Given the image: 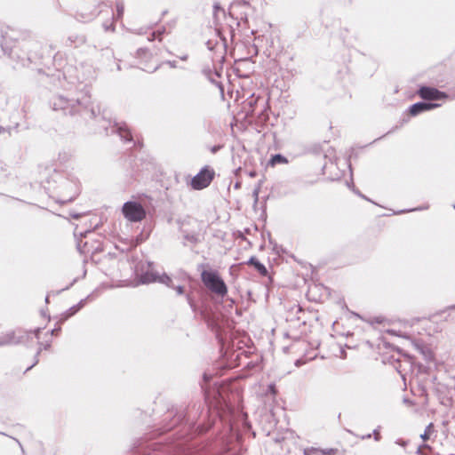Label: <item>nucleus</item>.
Listing matches in <instances>:
<instances>
[{"mask_svg": "<svg viewBox=\"0 0 455 455\" xmlns=\"http://www.w3.org/2000/svg\"><path fill=\"white\" fill-rule=\"evenodd\" d=\"M201 281L207 290L221 298L228 294V286L217 270L204 268L201 271Z\"/></svg>", "mask_w": 455, "mask_h": 455, "instance_id": "nucleus-1", "label": "nucleus"}, {"mask_svg": "<svg viewBox=\"0 0 455 455\" xmlns=\"http://www.w3.org/2000/svg\"><path fill=\"white\" fill-rule=\"evenodd\" d=\"M124 217L130 222H140L147 217V211L141 202L131 200L124 204L122 207Z\"/></svg>", "mask_w": 455, "mask_h": 455, "instance_id": "nucleus-2", "label": "nucleus"}, {"mask_svg": "<svg viewBox=\"0 0 455 455\" xmlns=\"http://www.w3.org/2000/svg\"><path fill=\"white\" fill-rule=\"evenodd\" d=\"M214 176L213 169L205 166L191 180L190 186L196 190L204 189L211 184Z\"/></svg>", "mask_w": 455, "mask_h": 455, "instance_id": "nucleus-3", "label": "nucleus"}, {"mask_svg": "<svg viewBox=\"0 0 455 455\" xmlns=\"http://www.w3.org/2000/svg\"><path fill=\"white\" fill-rule=\"evenodd\" d=\"M418 94L421 99L426 100H445L448 97L445 92H440L435 88L427 86H422L418 91Z\"/></svg>", "mask_w": 455, "mask_h": 455, "instance_id": "nucleus-4", "label": "nucleus"}, {"mask_svg": "<svg viewBox=\"0 0 455 455\" xmlns=\"http://www.w3.org/2000/svg\"><path fill=\"white\" fill-rule=\"evenodd\" d=\"M437 107H439V104L419 102V103H415L412 106H411V108L409 109V114L411 116H415L419 115V113H422V112L427 111V110H431Z\"/></svg>", "mask_w": 455, "mask_h": 455, "instance_id": "nucleus-5", "label": "nucleus"}, {"mask_svg": "<svg viewBox=\"0 0 455 455\" xmlns=\"http://www.w3.org/2000/svg\"><path fill=\"white\" fill-rule=\"evenodd\" d=\"M248 265L253 266L255 269L262 275L267 276L268 275V271L267 267L261 264L255 257H251L247 262Z\"/></svg>", "mask_w": 455, "mask_h": 455, "instance_id": "nucleus-6", "label": "nucleus"}, {"mask_svg": "<svg viewBox=\"0 0 455 455\" xmlns=\"http://www.w3.org/2000/svg\"><path fill=\"white\" fill-rule=\"evenodd\" d=\"M288 163V160L283 156L282 155H275L273 156L269 162H268V165H270L271 167H275L276 164H287Z\"/></svg>", "mask_w": 455, "mask_h": 455, "instance_id": "nucleus-7", "label": "nucleus"}, {"mask_svg": "<svg viewBox=\"0 0 455 455\" xmlns=\"http://www.w3.org/2000/svg\"><path fill=\"white\" fill-rule=\"evenodd\" d=\"M119 136L125 141H131L132 140V133L127 127L120 126L117 129Z\"/></svg>", "mask_w": 455, "mask_h": 455, "instance_id": "nucleus-8", "label": "nucleus"}, {"mask_svg": "<svg viewBox=\"0 0 455 455\" xmlns=\"http://www.w3.org/2000/svg\"><path fill=\"white\" fill-rule=\"evenodd\" d=\"M80 309V307H73L71 308H69L66 313H64L60 319V323H63L64 321H66L68 317L72 316L73 315H75L78 310Z\"/></svg>", "mask_w": 455, "mask_h": 455, "instance_id": "nucleus-9", "label": "nucleus"}, {"mask_svg": "<svg viewBox=\"0 0 455 455\" xmlns=\"http://www.w3.org/2000/svg\"><path fill=\"white\" fill-rule=\"evenodd\" d=\"M434 432V424L433 423H430L425 429V432L423 435H421V438L424 440V441H427L429 438H430V435L433 434Z\"/></svg>", "mask_w": 455, "mask_h": 455, "instance_id": "nucleus-10", "label": "nucleus"}, {"mask_svg": "<svg viewBox=\"0 0 455 455\" xmlns=\"http://www.w3.org/2000/svg\"><path fill=\"white\" fill-rule=\"evenodd\" d=\"M291 310L294 312L295 315H298L299 313L303 311V308L299 304H294Z\"/></svg>", "mask_w": 455, "mask_h": 455, "instance_id": "nucleus-11", "label": "nucleus"}, {"mask_svg": "<svg viewBox=\"0 0 455 455\" xmlns=\"http://www.w3.org/2000/svg\"><path fill=\"white\" fill-rule=\"evenodd\" d=\"M116 9H117L118 16L121 17L123 14V12H124V6L122 4H117Z\"/></svg>", "mask_w": 455, "mask_h": 455, "instance_id": "nucleus-12", "label": "nucleus"}, {"mask_svg": "<svg viewBox=\"0 0 455 455\" xmlns=\"http://www.w3.org/2000/svg\"><path fill=\"white\" fill-rule=\"evenodd\" d=\"M176 291L179 293V294H183L184 293V288L181 287V286H178L176 288Z\"/></svg>", "mask_w": 455, "mask_h": 455, "instance_id": "nucleus-13", "label": "nucleus"}, {"mask_svg": "<svg viewBox=\"0 0 455 455\" xmlns=\"http://www.w3.org/2000/svg\"><path fill=\"white\" fill-rule=\"evenodd\" d=\"M60 331V327L56 328V329H53V330L52 331V335H58Z\"/></svg>", "mask_w": 455, "mask_h": 455, "instance_id": "nucleus-14", "label": "nucleus"}, {"mask_svg": "<svg viewBox=\"0 0 455 455\" xmlns=\"http://www.w3.org/2000/svg\"><path fill=\"white\" fill-rule=\"evenodd\" d=\"M248 174H249V176L251 178H255L257 176V172L256 171H251Z\"/></svg>", "mask_w": 455, "mask_h": 455, "instance_id": "nucleus-15", "label": "nucleus"}, {"mask_svg": "<svg viewBox=\"0 0 455 455\" xmlns=\"http://www.w3.org/2000/svg\"><path fill=\"white\" fill-rule=\"evenodd\" d=\"M35 332H36V337L38 338L39 329L36 330Z\"/></svg>", "mask_w": 455, "mask_h": 455, "instance_id": "nucleus-16", "label": "nucleus"}]
</instances>
